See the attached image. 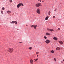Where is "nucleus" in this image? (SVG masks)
Here are the masks:
<instances>
[{"label": "nucleus", "mask_w": 64, "mask_h": 64, "mask_svg": "<svg viewBox=\"0 0 64 64\" xmlns=\"http://www.w3.org/2000/svg\"><path fill=\"white\" fill-rule=\"evenodd\" d=\"M53 39L55 40H58V38L56 37H54L53 38Z\"/></svg>", "instance_id": "nucleus-8"}, {"label": "nucleus", "mask_w": 64, "mask_h": 64, "mask_svg": "<svg viewBox=\"0 0 64 64\" xmlns=\"http://www.w3.org/2000/svg\"><path fill=\"white\" fill-rule=\"evenodd\" d=\"M1 13H2V14H3V11H1Z\"/></svg>", "instance_id": "nucleus-23"}, {"label": "nucleus", "mask_w": 64, "mask_h": 64, "mask_svg": "<svg viewBox=\"0 0 64 64\" xmlns=\"http://www.w3.org/2000/svg\"><path fill=\"white\" fill-rule=\"evenodd\" d=\"M37 57H38V55H37Z\"/></svg>", "instance_id": "nucleus-36"}, {"label": "nucleus", "mask_w": 64, "mask_h": 64, "mask_svg": "<svg viewBox=\"0 0 64 64\" xmlns=\"http://www.w3.org/2000/svg\"><path fill=\"white\" fill-rule=\"evenodd\" d=\"M26 26H28V25L26 24Z\"/></svg>", "instance_id": "nucleus-34"}, {"label": "nucleus", "mask_w": 64, "mask_h": 64, "mask_svg": "<svg viewBox=\"0 0 64 64\" xmlns=\"http://www.w3.org/2000/svg\"><path fill=\"white\" fill-rule=\"evenodd\" d=\"M20 44H21V43H22V42H20Z\"/></svg>", "instance_id": "nucleus-31"}, {"label": "nucleus", "mask_w": 64, "mask_h": 64, "mask_svg": "<svg viewBox=\"0 0 64 64\" xmlns=\"http://www.w3.org/2000/svg\"><path fill=\"white\" fill-rule=\"evenodd\" d=\"M53 18H55V16H53Z\"/></svg>", "instance_id": "nucleus-26"}, {"label": "nucleus", "mask_w": 64, "mask_h": 64, "mask_svg": "<svg viewBox=\"0 0 64 64\" xmlns=\"http://www.w3.org/2000/svg\"><path fill=\"white\" fill-rule=\"evenodd\" d=\"M58 31H60V28H58Z\"/></svg>", "instance_id": "nucleus-25"}, {"label": "nucleus", "mask_w": 64, "mask_h": 64, "mask_svg": "<svg viewBox=\"0 0 64 64\" xmlns=\"http://www.w3.org/2000/svg\"><path fill=\"white\" fill-rule=\"evenodd\" d=\"M36 53V54H38V53H39V52H37Z\"/></svg>", "instance_id": "nucleus-32"}, {"label": "nucleus", "mask_w": 64, "mask_h": 64, "mask_svg": "<svg viewBox=\"0 0 64 64\" xmlns=\"http://www.w3.org/2000/svg\"><path fill=\"white\" fill-rule=\"evenodd\" d=\"M50 13H51L50 11L48 13V15H50Z\"/></svg>", "instance_id": "nucleus-18"}, {"label": "nucleus", "mask_w": 64, "mask_h": 64, "mask_svg": "<svg viewBox=\"0 0 64 64\" xmlns=\"http://www.w3.org/2000/svg\"><path fill=\"white\" fill-rule=\"evenodd\" d=\"M10 3H11V2H12V0H10Z\"/></svg>", "instance_id": "nucleus-19"}, {"label": "nucleus", "mask_w": 64, "mask_h": 64, "mask_svg": "<svg viewBox=\"0 0 64 64\" xmlns=\"http://www.w3.org/2000/svg\"><path fill=\"white\" fill-rule=\"evenodd\" d=\"M50 35V34L49 33H48V32H46V35Z\"/></svg>", "instance_id": "nucleus-15"}, {"label": "nucleus", "mask_w": 64, "mask_h": 64, "mask_svg": "<svg viewBox=\"0 0 64 64\" xmlns=\"http://www.w3.org/2000/svg\"><path fill=\"white\" fill-rule=\"evenodd\" d=\"M44 2V1H42V2Z\"/></svg>", "instance_id": "nucleus-37"}, {"label": "nucleus", "mask_w": 64, "mask_h": 64, "mask_svg": "<svg viewBox=\"0 0 64 64\" xmlns=\"http://www.w3.org/2000/svg\"><path fill=\"white\" fill-rule=\"evenodd\" d=\"M63 60L64 61V60Z\"/></svg>", "instance_id": "nucleus-38"}, {"label": "nucleus", "mask_w": 64, "mask_h": 64, "mask_svg": "<svg viewBox=\"0 0 64 64\" xmlns=\"http://www.w3.org/2000/svg\"><path fill=\"white\" fill-rule=\"evenodd\" d=\"M15 23L16 25H17V22L16 21H15Z\"/></svg>", "instance_id": "nucleus-16"}, {"label": "nucleus", "mask_w": 64, "mask_h": 64, "mask_svg": "<svg viewBox=\"0 0 64 64\" xmlns=\"http://www.w3.org/2000/svg\"><path fill=\"white\" fill-rule=\"evenodd\" d=\"M49 18V16H47L46 17V20H47L48 19V18Z\"/></svg>", "instance_id": "nucleus-14"}, {"label": "nucleus", "mask_w": 64, "mask_h": 64, "mask_svg": "<svg viewBox=\"0 0 64 64\" xmlns=\"http://www.w3.org/2000/svg\"><path fill=\"white\" fill-rule=\"evenodd\" d=\"M56 10H54V11H56Z\"/></svg>", "instance_id": "nucleus-35"}, {"label": "nucleus", "mask_w": 64, "mask_h": 64, "mask_svg": "<svg viewBox=\"0 0 64 64\" xmlns=\"http://www.w3.org/2000/svg\"><path fill=\"white\" fill-rule=\"evenodd\" d=\"M36 27H37V26L36 25H34V29H36Z\"/></svg>", "instance_id": "nucleus-6"}, {"label": "nucleus", "mask_w": 64, "mask_h": 64, "mask_svg": "<svg viewBox=\"0 0 64 64\" xmlns=\"http://www.w3.org/2000/svg\"><path fill=\"white\" fill-rule=\"evenodd\" d=\"M59 43L60 44H63V42L62 41H60L59 42Z\"/></svg>", "instance_id": "nucleus-7"}, {"label": "nucleus", "mask_w": 64, "mask_h": 64, "mask_svg": "<svg viewBox=\"0 0 64 64\" xmlns=\"http://www.w3.org/2000/svg\"><path fill=\"white\" fill-rule=\"evenodd\" d=\"M44 39H47V37L46 36H44Z\"/></svg>", "instance_id": "nucleus-20"}, {"label": "nucleus", "mask_w": 64, "mask_h": 64, "mask_svg": "<svg viewBox=\"0 0 64 64\" xmlns=\"http://www.w3.org/2000/svg\"><path fill=\"white\" fill-rule=\"evenodd\" d=\"M36 12L39 14H40V9L39 8H38L36 10Z\"/></svg>", "instance_id": "nucleus-3"}, {"label": "nucleus", "mask_w": 64, "mask_h": 64, "mask_svg": "<svg viewBox=\"0 0 64 64\" xmlns=\"http://www.w3.org/2000/svg\"><path fill=\"white\" fill-rule=\"evenodd\" d=\"M15 21H12L11 22H10V24H14L15 23Z\"/></svg>", "instance_id": "nucleus-11"}, {"label": "nucleus", "mask_w": 64, "mask_h": 64, "mask_svg": "<svg viewBox=\"0 0 64 64\" xmlns=\"http://www.w3.org/2000/svg\"><path fill=\"white\" fill-rule=\"evenodd\" d=\"M31 27H34V25H31L30 26Z\"/></svg>", "instance_id": "nucleus-22"}, {"label": "nucleus", "mask_w": 64, "mask_h": 64, "mask_svg": "<svg viewBox=\"0 0 64 64\" xmlns=\"http://www.w3.org/2000/svg\"><path fill=\"white\" fill-rule=\"evenodd\" d=\"M21 6H23L24 5H23V4L21 3L18 4L17 5V7L18 8H19V7H20Z\"/></svg>", "instance_id": "nucleus-1"}, {"label": "nucleus", "mask_w": 64, "mask_h": 64, "mask_svg": "<svg viewBox=\"0 0 64 64\" xmlns=\"http://www.w3.org/2000/svg\"><path fill=\"white\" fill-rule=\"evenodd\" d=\"M45 42L46 44H48L50 42V40H46Z\"/></svg>", "instance_id": "nucleus-5"}, {"label": "nucleus", "mask_w": 64, "mask_h": 64, "mask_svg": "<svg viewBox=\"0 0 64 64\" xmlns=\"http://www.w3.org/2000/svg\"><path fill=\"white\" fill-rule=\"evenodd\" d=\"M34 60L35 61H35H36V59H34Z\"/></svg>", "instance_id": "nucleus-29"}, {"label": "nucleus", "mask_w": 64, "mask_h": 64, "mask_svg": "<svg viewBox=\"0 0 64 64\" xmlns=\"http://www.w3.org/2000/svg\"><path fill=\"white\" fill-rule=\"evenodd\" d=\"M30 64H33V60H32V59H31L30 60Z\"/></svg>", "instance_id": "nucleus-9"}, {"label": "nucleus", "mask_w": 64, "mask_h": 64, "mask_svg": "<svg viewBox=\"0 0 64 64\" xmlns=\"http://www.w3.org/2000/svg\"><path fill=\"white\" fill-rule=\"evenodd\" d=\"M38 1H40V2H41V0H39Z\"/></svg>", "instance_id": "nucleus-30"}, {"label": "nucleus", "mask_w": 64, "mask_h": 64, "mask_svg": "<svg viewBox=\"0 0 64 64\" xmlns=\"http://www.w3.org/2000/svg\"><path fill=\"white\" fill-rule=\"evenodd\" d=\"M47 30H48V31H53V30H51L50 29H49V28H47Z\"/></svg>", "instance_id": "nucleus-10"}, {"label": "nucleus", "mask_w": 64, "mask_h": 64, "mask_svg": "<svg viewBox=\"0 0 64 64\" xmlns=\"http://www.w3.org/2000/svg\"><path fill=\"white\" fill-rule=\"evenodd\" d=\"M61 63H63V61H62L61 62Z\"/></svg>", "instance_id": "nucleus-33"}, {"label": "nucleus", "mask_w": 64, "mask_h": 64, "mask_svg": "<svg viewBox=\"0 0 64 64\" xmlns=\"http://www.w3.org/2000/svg\"><path fill=\"white\" fill-rule=\"evenodd\" d=\"M38 60V58H36V61H37V60Z\"/></svg>", "instance_id": "nucleus-28"}, {"label": "nucleus", "mask_w": 64, "mask_h": 64, "mask_svg": "<svg viewBox=\"0 0 64 64\" xmlns=\"http://www.w3.org/2000/svg\"><path fill=\"white\" fill-rule=\"evenodd\" d=\"M32 49V47H30L29 48H28V49H29V50H31Z\"/></svg>", "instance_id": "nucleus-17"}, {"label": "nucleus", "mask_w": 64, "mask_h": 64, "mask_svg": "<svg viewBox=\"0 0 64 64\" xmlns=\"http://www.w3.org/2000/svg\"><path fill=\"white\" fill-rule=\"evenodd\" d=\"M51 52L52 53H54V51H53V50H52L51 51Z\"/></svg>", "instance_id": "nucleus-21"}, {"label": "nucleus", "mask_w": 64, "mask_h": 64, "mask_svg": "<svg viewBox=\"0 0 64 64\" xmlns=\"http://www.w3.org/2000/svg\"><path fill=\"white\" fill-rule=\"evenodd\" d=\"M54 61H56V58H54Z\"/></svg>", "instance_id": "nucleus-24"}, {"label": "nucleus", "mask_w": 64, "mask_h": 64, "mask_svg": "<svg viewBox=\"0 0 64 64\" xmlns=\"http://www.w3.org/2000/svg\"><path fill=\"white\" fill-rule=\"evenodd\" d=\"M7 13L8 14H10V13H11V11L10 10H8L7 11Z\"/></svg>", "instance_id": "nucleus-12"}, {"label": "nucleus", "mask_w": 64, "mask_h": 64, "mask_svg": "<svg viewBox=\"0 0 64 64\" xmlns=\"http://www.w3.org/2000/svg\"><path fill=\"white\" fill-rule=\"evenodd\" d=\"M13 50H14V49L12 48H9L8 50L9 52L12 53V52L13 51Z\"/></svg>", "instance_id": "nucleus-2"}, {"label": "nucleus", "mask_w": 64, "mask_h": 64, "mask_svg": "<svg viewBox=\"0 0 64 64\" xmlns=\"http://www.w3.org/2000/svg\"><path fill=\"white\" fill-rule=\"evenodd\" d=\"M60 48H59V47H58L56 48V49L57 50H60Z\"/></svg>", "instance_id": "nucleus-13"}, {"label": "nucleus", "mask_w": 64, "mask_h": 64, "mask_svg": "<svg viewBox=\"0 0 64 64\" xmlns=\"http://www.w3.org/2000/svg\"><path fill=\"white\" fill-rule=\"evenodd\" d=\"M40 4L41 3L37 4H36V7H39V6H40Z\"/></svg>", "instance_id": "nucleus-4"}, {"label": "nucleus", "mask_w": 64, "mask_h": 64, "mask_svg": "<svg viewBox=\"0 0 64 64\" xmlns=\"http://www.w3.org/2000/svg\"><path fill=\"white\" fill-rule=\"evenodd\" d=\"M2 10H4V7L2 8Z\"/></svg>", "instance_id": "nucleus-27"}]
</instances>
